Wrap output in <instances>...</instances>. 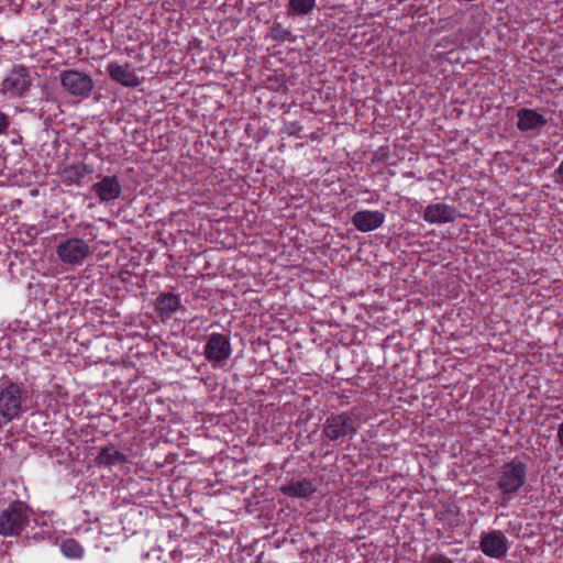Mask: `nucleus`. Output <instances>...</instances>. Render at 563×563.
Listing matches in <instances>:
<instances>
[{
	"mask_svg": "<svg viewBox=\"0 0 563 563\" xmlns=\"http://www.w3.org/2000/svg\"><path fill=\"white\" fill-rule=\"evenodd\" d=\"M527 482V464L515 457L501 464L495 472V484L499 490L500 506L506 507Z\"/></svg>",
	"mask_w": 563,
	"mask_h": 563,
	"instance_id": "obj_1",
	"label": "nucleus"
},
{
	"mask_svg": "<svg viewBox=\"0 0 563 563\" xmlns=\"http://www.w3.org/2000/svg\"><path fill=\"white\" fill-rule=\"evenodd\" d=\"M357 430V418L353 413H331L322 426V435L333 443L342 444L352 440Z\"/></svg>",
	"mask_w": 563,
	"mask_h": 563,
	"instance_id": "obj_2",
	"label": "nucleus"
},
{
	"mask_svg": "<svg viewBox=\"0 0 563 563\" xmlns=\"http://www.w3.org/2000/svg\"><path fill=\"white\" fill-rule=\"evenodd\" d=\"M31 516L30 507L20 500H15L0 514V534L4 537L19 536L29 525Z\"/></svg>",
	"mask_w": 563,
	"mask_h": 563,
	"instance_id": "obj_3",
	"label": "nucleus"
},
{
	"mask_svg": "<svg viewBox=\"0 0 563 563\" xmlns=\"http://www.w3.org/2000/svg\"><path fill=\"white\" fill-rule=\"evenodd\" d=\"M26 398L27 390L16 383L10 382L0 387V416L7 422L19 418Z\"/></svg>",
	"mask_w": 563,
	"mask_h": 563,
	"instance_id": "obj_4",
	"label": "nucleus"
},
{
	"mask_svg": "<svg viewBox=\"0 0 563 563\" xmlns=\"http://www.w3.org/2000/svg\"><path fill=\"white\" fill-rule=\"evenodd\" d=\"M33 85L30 68L24 65H15L1 84V91L11 98L26 96Z\"/></svg>",
	"mask_w": 563,
	"mask_h": 563,
	"instance_id": "obj_5",
	"label": "nucleus"
},
{
	"mask_svg": "<svg viewBox=\"0 0 563 563\" xmlns=\"http://www.w3.org/2000/svg\"><path fill=\"white\" fill-rule=\"evenodd\" d=\"M56 254L64 264L77 266L91 256L92 250L88 241L68 238L56 246Z\"/></svg>",
	"mask_w": 563,
	"mask_h": 563,
	"instance_id": "obj_6",
	"label": "nucleus"
},
{
	"mask_svg": "<svg viewBox=\"0 0 563 563\" xmlns=\"http://www.w3.org/2000/svg\"><path fill=\"white\" fill-rule=\"evenodd\" d=\"M59 79L62 87L74 97L88 98L95 87L90 75L76 69L63 70Z\"/></svg>",
	"mask_w": 563,
	"mask_h": 563,
	"instance_id": "obj_7",
	"label": "nucleus"
},
{
	"mask_svg": "<svg viewBox=\"0 0 563 563\" xmlns=\"http://www.w3.org/2000/svg\"><path fill=\"white\" fill-rule=\"evenodd\" d=\"M232 353L229 336L222 333H212L208 336L203 347V355L210 363L227 362Z\"/></svg>",
	"mask_w": 563,
	"mask_h": 563,
	"instance_id": "obj_8",
	"label": "nucleus"
},
{
	"mask_svg": "<svg viewBox=\"0 0 563 563\" xmlns=\"http://www.w3.org/2000/svg\"><path fill=\"white\" fill-rule=\"evenodd\" d=\"M479 549L487 556L500 559L507 554L508 540L499 530L485 532L481 537Z\"/></svg>",
	"mask_w": 563,
	"mask_h": 563,
	"instance_id": "obj_9",
	"label": "nucleus"
},
{
	"mask_svg": "<svg viewBox=\"0 0 563 563\" xmlns=\"http://www.w3.org/2000/svg\"><path fill=\"white\" fill-rule=\"evenodd\" d=\"M91 190L100 202H110L120 197L122 186L118 176H102L98 183L92 185Z\"/></svg>",
	"mask_w": 563,
	"mask_h": 563,
	"instance_id": "obj_10",
	"label": "nucleus"
},
{
	"mask_svg": "<svg viewBox=\"0 0 563 563\" xmlns=\"http://www.w3.org/2000/svg\"><path fill=\"white\" fill-rule=\"evenodd\" d=\"M460 216L459 211L446 203H432L426 207L423 220L428 223H449Z\"/></svg>",
	"mask_w": 563,
	"mask_h": 563,
	"instance_id": "obj_11",
	"label": "nucleus"
},
{
	"mask_svg": "<svg viewBox=\"0 0 563 563\" xmlns=\"http://www.w3.org/2000/svg\"><path fill=\"white\" fill-rule=\"evenodd\" d=\"M385 221V214L378 210H361L353 214L352 224L361 232L378 229Z\"/></svg>",
	"mask_w": 563,
	"mask_h": 563,
	"instance_id": "obj_12",
	"label": "nucleus"
},
{
	"mask_svg": "<svg viewBox=\"0 0 563 563\" xmlns=\"http://www.w3.org/2000/svg\"><path fill=\"white\" fill-rule=\"evenodd\" d=\"M517 118V128L521 132L539 131L547 125V119L533 109H519Z\"/></svg>",
	"mask_w": 563,
	"mask_h": 563,
	"instance_id": "obj_13",
	"label": "nucleus"
},
{
	"mask_svg": "<svg viewBox=\"0 0 563 563\" xmlns=\"http://www.w3.org/2000/svg\"><path fill=\"white\" fill-rule=\"evenodd\" d=\"M107 71L111 79L121 84L122 86L136 87L140 85L137 76L134 74L132 69H130L129 65H119L117 63H110L107 66Z\"/></svg>",
	"mask_w": 563,
	"mask_h": 563,
	"instance_id": "obj_14",
	"label": "nucleus"
},
{
	"mask_svg": "<svg viewBox=\"0 0 563 563\" xmlns=\"http://www.w3.org/2000/svg\"><path fill=\"white\" fill-rule=\"evenodd\" d=\"M180 306L179 297L173 292H162L155 300V310L162 318H169Z\"/></svg>",
	"mask_w": 563,
	"mask_h": 563,
	"instance_id": "obj_15",
	"label": "nucleus"
},
{
	"mask_svg": "<svg viewBox=\"0 0 563 563\" xmlns=\"http://www.w3.org/2000/svg\"><path fill=\"white\" fill-rule=\"evenodd\" d=\"M280 492L287 497L307 498L316 492V487L311 481L303 478L283 485Z\"/></svg>",
	"mask_w": 563,
	"mask_h": 563,
	"instance_id": "obj_16",
	"label": "nucleus"
},
{
	"mask_svg": "<svg viewBox=\"0 0 563 563\" xmlns=\"http://www.w3.org/2000/svg\"><path fill=\"white\" fill-rule=\"evenodd\" d=\"M92 168L86 164L71 165L63 169L60 177L65 185H79Z\"/></svg>",
	"mask_w": 563,
	"mask_h": 563,
	"instance_id": "obj_17",
	"label": "nucleus"
},
{
	"mask_svg": "<svg viewBox=\"0 0 563 563\" xmlns=\"http://www.w3.org/2000/svg\"><path fill=\"white\" fill-rule=\"evenodd\" d=\"M126 456L120 451L115 450L114 446L102 448L97 456V463L100 466H112L125 463Z\"/></svg>",
	"mask_w": 563,
	"mask_h": 563,
	"instance_id": "obj_18",
	"label": "nucleus"
},
{
	"mask_svg": "<svg viewBox=\"0 0 563 563\" xmlns=\"http://www.w3.org/2000/svg\"><path fill=\"white\" fill-rule=\"evenodd\" d=\"M316 5V0H289L288 15H307Z\"/></svg>",
	"mask_w": 563,
	"mask_h": 563,
	"instance_id": "obj_19",
	"label": "nucleus"
},
{
	"mask_svg": "<svg viewBox=\"0 0 563 563\" xmlns=\"http://www.w3.org/2000/svg\"><path fill=\"white\" fill-rule=\"evenodd\" d=\"M62 552L70 559H79L84 554L82 547L74 539H66L60 545Z\"/></svg>",
	"mask_w": 563,
	"mask_h": 563,
	"instance_id": "obj_20",
	"label": "nucleus"
},
{
	"mask_svg": "<svg viewBox=\"0 0 563 563\" xmlns=\"http://www.w3.org/2000/svg\"><path fill=\"white\" fill-rule=\"evenodd\" d=\"M271 35L276 41H295V36L292 35V33L289 30L285 29L280 23H276L272 26Z\"/></svg>",
	"mask_w": 563,
	"mask_h": 563,
	"instance_id": "obj_21",
	"label": "nucleus"
},
{
	"mask_svg": "<svg viewBox=\"0 0 563 563\" xmlns=\"http://www.w3.org/2000/svg\"><path fill=\"white\" fill-rule=\"evenodd\" d=\"M423 563H454L450 558L443 554H431L424 559Z\"/></svg>",
	"mask_w": 563,
	"mask_h": 563,
	"instance_id": "obj_22",
	"label": "nucleus"
},
{
	"mask_svg": "<svg viewBox=\"0 0 563 563\" xmlns=\"http://www.w3.org/2000/svg\"><path fill=\"white\" fill-rule=\"evenodd\" d=\"M10 125V118L0 110V134L4 133Z\"/></svg>",
	"mask_w": 563,
	"mask_h": 563,
	"instance_id": "obj_23",
	"label": "nucleus"
},
{
	"mask_svg": "<svg viewBox=\"0 0 563 563\" xmlns=\"http://www.w3.org/2000/svg\"><path fill=\"white\" fill-rule=\"evenodd\" d=\"M555 174L558 176L556 183L563 184V161L560 163L558 169L555 170Z\"/></svg>",
	"mask_w": 563,
	"mask_h": 563,
	"instance_id": "obj_24",
	"label": "nucleus"
},
{
	"mask_svg": "<svg viewBox=\"0 0 563 563\" xmlns=\"http://www.w3.org/2000/svg\"><path fill=\"white\" fill-rule=\"evenodd\" d=\"M556 437H558L560 444L563 446V422L561 424H559Z\"/></svg>",
	"mask_w": 563,
	"mask_h": 563,
	"instance_id": "obj_25",
	"label": "nucleus"
},
{
	"mask_svg": "<svg viewBox=\"0 0 563 563\" xmlns=\"http://www.w3.org/2000/svg\"><path fill=\"white\" fill-rule=\"evenodd\" d=\"M172 4L183 8L186 4V0H172Z\"/></svg>",
	"mask_w": 563,
	"mask_h": 563,
	"instance_id": "obj_26",
	"label": "nucleus"
},
{
	"mask_svg": "<svg viewBox=\"0 0 563 563\" xmlns=\"http://www.w3.org/2000/svg\"><path fill=\"white\" fill-rule=\"evenodd\" d=\"M89 235H90L89 241H95L96 236L92 234V232H90Z\"/></svg>",
	"mask_w": 563,
	"mask_h": 563,
	"instance_id": "obj_27",
	"label": "nucleus"
},
{
	"mask_svg": "<svg viewBox=\"0 0 563 563\" xmlns=\"http://www.w3.org/2000/svg\"><path fill=\"white\" fill-rule=\"evenodd\" d=\"M2 216V211L0 210V217Z\"/></svg>",
	"mask_w": 563,
	"mask_h": 563,
	"instance_id": "obj_28",
	"label": "nucleus"
}]
</instances>
